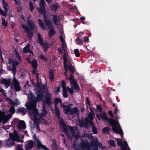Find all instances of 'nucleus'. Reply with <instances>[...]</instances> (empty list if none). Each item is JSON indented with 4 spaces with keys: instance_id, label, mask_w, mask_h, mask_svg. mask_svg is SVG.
Wrapping results in <instances>:
<instances>
[{
    "instance_id": "obj_1",
    "label": "nucleus",
    "mask_w": 150,
    "mask_h": 150,
    "mask_svg": "<svg viewBox=\"0 0 150 150\" xmlns=\"http://www.w3.org/2000/svg\"><path fill=\"white\" fill-rule=\"evenodd\" d=\"M96 117L99 120L101 118L103 120H105L112 126V130L116 133L120 134L121 136H123V133L122 130L118 122H116V121L112 118H108L105 112L96 114Z\"/></svg>"
},
{
    "instance_id": "obj_2",
    "label": "nucleus",
    "mask_w": 150,
    "mask_h": 150,
    "mask_svg": "<svg viewBox=\"0 0 150 150\" xmlns=\"http://www.w3.org/2000/svg\"><path fill=\"white\" fill-rule=\"evenodd\" d=\"M30 18V16L27 17L26 18L27 25H23L22 27L27 33V36L31 38L33 37V31L35 29L36 25L34 21Z\"/></svg>"
},
{
    "instance_id": "obj_3",
    "label": "nucleus",
    "mask_w": 150,
    "mask_h": 150,
    "mask_svg": "<svg viewBox=\"0 0 150 150\" xmlns=\"http://www.w3.org/2000/svg\"><path fill=\"white\" fill-rule=\"evenodd\" d=\"M55 108V113L57 116V118L59 120L60 125L61 128L62 129V132L66 134L68 133L67 126L64 121L63 118L60 116V112L57 106L58 104L54 103Z\"/></svg>"
},
{
    "instance_id": "obj_4",
    "label": "nucleus",
    "mask_w": 150,
    "mask_h": 150,
    "mask_svg": "<svg viewBox=\"0 0 150 150\" xmlns=\"http://www.w3.org/2000/svg\"><path fill=\"white\" fill-rule=\"evenodd\" d=\"M55 108V113L57 116V118L59 120L60 125L61 128L62 129V132L66 134L68 133L67 126L64 121L63 118L60 116V112L57 106L58 104L54 103Z\"/></svg>"
},
{
    "instance_id": "obj_5",
    "label": "nucleus",
    "mask_w": 150,
    "mask_h": 150,
    "mask_svg": "<svg viewBox=\"0 0 150 150\" xmlns=\"http://www.w3.org/2000/svg\"><path fill=\"white\" fill-rule=\"evenodd\" d=\"M44 22L45 25L47 26L50 30L48 33V36L49 38H52L54 35L56 33L55 31L54 30L52 27L53 26L52 24L50 19H48L47 16H45L44 17Z\"/></svg>"
},
{
    "instance_id": "obj_6",
    "label": "nucleus",
    "mask_w": 150,
    "mask_h": 150,
    "mask_svg": "<svg viewBox=\"0 0 150 150\" xmlns=\"http://www.w3.org/2000/svg\"><path fill=\"white\" fill-rule=\"evenodd\" d=\"M61 84L62 88V94L64 98H67L68 97V91L71 95H73L74 92V89L71 87L69 88L68 87H66V83L64 81H61Z\"/></svg>"
},
{
    "instance_id": "obj_7",
    "label": "nucleus",
    "mask_w": 150,
    "mask_h": 150,
    "mask_svg": "<svg viewBox=\"0 0 150 150\" xmlns=\"http://www.w3.org/2000/svg\"><path fill=\"white\" fill-rule=\"evenodd\" d=\"M42 90L44 91H47L48 89L45 85H43L41 86L39 88H38L37 90L36 94L37 96L36 99L37 100L42 101L44 96V95L42 91Z\"/></svg>"
},
{
    "instance_id": "obj_8",
    "label": "nucleus",
    "mask_w": 150,
    "mask_h": 150,
    "mask_svg": "<svg viewBox=\"0 0 150 150\" xmlns=\"http://www.w3.org/2000/svg\"><path fill=\"white\" fill-rule=\"evenodd\" d=\"M67 108L68 111L64 113L67 115L70 114L71 115H76L77 117L79 116V111L78 108L77 107H74L70 109L69 108Z\"/></svg>"
},
{
    "instance_id": "obj_9",
    "label": "nucleus",
    "mask_w": 150,
    "mask_h": 150,
    "mask_svg": "<svg viewBox=\"0 0 150 150\" xmlns=\"http://www.w3.org/2000/svg\"><path fill=\"white\" fill-rule=\"evenodd\" d=\"M37 102H34L33 101H29L28 103H26L25 105V106L27 109L30 111L36 108Z\"/></svg>"
},
{
    "instance_id": "obj_10",
    "label": "nucleus",
    "mask_w": 150,
    "mask_h": 150,
    "mask_svg": "<svg viewBox=\"0 0 150 150\" xmlns=\"http://www.w3.org/2000/svg\"><path fill=\"white\" fill-rule=\"evenodd\" d=\"M35 142L32 140H29L25 143L26 150H31L33 148Z\"/></svg>"
},
{
    "instance_id": "obj_11",
    "label": "nucleus",
    "mask_w": 150,
    "mask_h": 150,
    "mask_svg": "<svg viewBox=\"0 0 150 150\" xmlns=\"http://www.w3.org/2000/svg\"><path fill=\"white\" fill-rule=\"evenodd\" d=\"M12 84L13 85L14 88L16 91H20L21 87L20 86V83L15 78H14Z\"/></svg>"
},
{
    "instance_id": "obj_12",
    "label": "nucleus",
    "mask_w": 150,
    "mask_h": 150,
    "mask_svg": "<svg viewBox=\"0 0 150 150\" xmlns=\"http://www.w3.org/2000/svg\"><path fill=\"white\" fill-rule=\"evenodd\" d=\"M30 113H31L33 114L34 119L35 120H39V114L38 112V110L36 109H34L33 110L30 111Z\"/></svg>"
},
{
    "instance_id": "obj_13",
    "label": "nucleus",
    "mask_w": 150,
    "mask_h": 150,
    "mask_svg": "<svg viewBox=\"0 0 150 150\" xmlns=\"http://www.w3.org/2000/svg\"><path fill=\"white\" fill-rule=\"evenodd\" d=\"M70 83L71 87L74 90H77L76 92H77L79 91L80 90V87L76 81L71 82Z\"/></svg>"
},
{
    "instance_id": "obj_14",
    "label": "nucleus",
    "mask_w": 150,
    "mask_h": 150,
    "mask_svg": "<svg viewBox=\"0 0 150 150\" xmlns=\"http://www.w3.org/2000/svg\"><path fill=\"white\" fill-rule=\"evenodd\" d=\"M1 83L5 86L6 88H8L10 85L11 83V80L10 79H7L3 78L1 80Z\"/></svg>"
},
{
    "instance_id": "obj_15",
    "label": "nucleus",
    "mask_w": 150,
    "mask_h": 150,
    "mask_svg": "<svg viewBox=\"0 0 150 150\" xmlns=\"http://www.w3.org/2000/svg\"><path fill=\"white\" fill-rule=\"evenodd\" d=\"M9 135L12 139L15 140H16V141L18 142H21L22 143L23 142V140H21L20 139V137L17 133H16V134L13 135L12 134L10 133Z\"/></svg>"
},
{
    "instance_id": "obj_16",
    "label": "nucleus",
    "mask_w": 150,
    "mask_h": 150,
    "mask_svg": "<svg viewBox=\"0 0 150 150\" xmlns=\"http://www.w3.org/2000/svg\"><path fill=\"white\" fill-rule=\"evenodd\" d=\"M11 138H9L7 139L6 142V145L8 147H11L15 144L14 141H16L12 139L10 136Z\"/></svg>"
},
{
    "instance_id": "obj_17",
    "label": "nucleus",
    "mask_w": 150,
    "mask_h": 150,
    "mask_svg": "<svg viewBox=\"0 0 150 150\" xmlns=\"http://www.w3.org/2000/svg\"><path fill=\"white\" fill-rule=\"evenodd\" d=\"M12 115L11 114H8L5 116L2 119L3 120V124H4L6 123L12 117Z\"/></svg>"
},
{
    "instance_id": "obj_18",
    "label": "nucleus",
    "mask_w": 150,
    "mask_h": 150,
    "mask_svg": "<svg viewBox=\"0 0 150 150\" xmlns=\"http://www.w3.org/2000/svg\"><path fill=\"white\" fill-rule=\"evenodd\" d=\"M81 146L83 148H87V150H95L94 149L91 150L88 148H90V144L87 142H83L81 143Z\"/></svg>"
},
{
    "instance_id": "obj_19",
    "label": "nucleus",
    "mask_w": 150,
    "mask_h": 150,
    "mask_svg": "<svg viewBox=\"0 0 150 150\" xmlns=\"http://www.w3.org/2000/svg\"><path fill=\"white\" fill-rule=\"evenodd\" d=\"M68 127L69 128V130L72 133V135L75 137V139H77L79 137V135L77 134H75V130L73 129V127L70 126H68Z\"/></svg>"
},
{
    "instance_id": "obj_20",
    "label": "nucleus",
    "mask_w": 150,
    "mask_h": 150,
    "mask_svg": "<svg viewBox=\"0 0 150 150\" xmlns=\"http://www.w3.org/2000/svg\"><path fill=\"white\" fill-rule=\"evenodd\" d=\"M49 76L51 82H52L54 81V72L53 70L51 69H50Z\"/></svg>"
},
{
    "instance_id": "obj_21",
    "label": "nucleus",
    "mask_w": 150,
    "mask_h": 150,
    "mask_svg": "<svg viewBox=\"0 0 150 150\" xmlns=\"http://www.w3.org/2000/svg\"><path fill=\"white\" fill-rule=\"evenodd\" d=\"M18 128L20 129H25V124L24 121L21 120L19 122L18 124Z\"/></svg>"
},
{
    "instance_id": "obj_22",
    "label": "nucleus",
    "mask_w": 150,
    "mask_h": 150,
    "mask_svg": "<svg viewBox=\"0 0 150 150\" xmlns=\"http://www.w3.org/2000/svg\"><path fill=\"white\" fill-rule=\"evenodd\" d=\"M37 10L38 11V12L40 13L41 14H43L44 15L43 16V21L44 20V17L45 16H46V11L45 9V8H41L40 7L39 8H37Z\"/></svg>"
},
{
    "instance_id": "obj_23",
    "label": "nucleus",
    "mask_w": 150,
    "mask_h": 150,
    "mask_svg": "<svg viewBox=\"0 0 150 150\" xmlns=\"http://www.w3.org/2000/svg\"><path fill=\"white\" fill-rule=\"evenodd\" d=\"M45 101L46 103L48 105H50L51 104L52 102L51 101V96L50 95H47L45 96Z\"/></svg>"
},
{
    "instance_id": "obj_24",
    "label": "nucleus",
    "mask_w": 150,
    "mask_h": 150,
    "mask_svg": "<svg viewBox=\"0 0 150 150\" xmlns=\"http://www.w3.org/2000/svg\"><path fill=\"white\" fill-rule=\"evenodd\" d=\"M47 112V111L42 110V112L39 115V120H45L43 118V117L45 116Z\"/></svg>"
},
{
    "instance_id": "obj_25",
    "label": "nucleus",
    "mask_w": 150,
    "mask_h": 150,
    "mask_svg": "<svg viewBox=\"0 0 150 150\" xmlns=\"http://www.w3.org/2000/svg\"><path fill=\"white\" fill-rule=\"evenodd\" d=\"M29 99H30L29 101H33L34 102H37L38 101L39 102V101L37 100L34 94L32 93H30V96H28Z\"/></svg>"
},
{
    "instance_id": "obj_26",
    "label": "nucleus",
    "mask_w": 150,
    "mask_h": 150,
    "mask_svg": "<svg viewBox=\"0 0 150 150\" xmlns=\"http://www.w3.org/2000/svg\"><path fill=\"white\" fill-rule=\"evenodd\" d=\"M67 68L69 69V71L71 72L72 74H74L76 71V69L74 67L72 66L71 64V65L69 64H67Z\"/></svg>"
},
{
    "instance_id": "obj_27",
    "label": "nucleus",
    "mask_w": 150,
    "mask_h": 150,
    "mask_svg": "<svg viewBox=\"0 0 150 150\" xmlns=\"http://www.w3.org/2000/svg\"><path fill=\"white\" fill-rule=\"evenodd\" d=\"M8 100L9 102L12 105H13L14 107V106H17L19 105L20 104V102L19 101H16L14 102L13 101V100L10 98H8Z\"/></svg>"
},
{
    "instance_id": "obj_28",
    "label": "nucleus",
    "mask_w": 150,
    "mask_h": 150,
    "mask_svg": "<svg viewBox=\"0 0 150 150\" xmlns=\"http://www.w3.org/2000/svg\"><path fill=\"white\" fill-rule=\"evenodd\" d=\"M117 139V144L121 146V150H126V148L123 145L122 141L121 140H119L118 139Z\"/></svg>"
},
{
    "instance_id": "obj_29",
    "label": "nucleus",
    "mask_w": 150,
    "mask_h": 150,
    "mask_svg": "<svg viewBox=\"0 0 150 150\" xmlns=\"http://www.w3.org/2000/svg\"><path fill=\"white\" fill-rule=\"evenodd\" d=\"M30 63H31L32 67L34 69H37L38 63L36 60L34 59Z\"/></svg>"
},
{
    "instance_id": "obj_30",
    "label": "nucleus",
    "mask_w": 150,
    "mask_h": 150,
    "mask_svg": "<svg viewBox=\"0 0 150 150\" xmlns=\"http://www.w3.org/2000/svg\"><path fill=\"white\" fill-rule=\"evenodd\" d=\"M12 71V73L13 74L14 76V78H15V74L17 70V67L16 66H15L14 64H12V68L10 70Z\"/></svg>"
},
{
    "instance_id": "obj_31",
    "label": "nucleus",
    "mask_w": 150,
    "mask_h": 150,
    "mask_svg": "<svg viewBox=\"0 0 150 150\" xmlns=\"http://www.w3.org/2000/svg\"><path fill=\"white\" fill-rule=\"evenodd\" d=\"M92 137L94 139L92 140V141L91 142V146H93L98 145L99 142H98V139H95L92 136Z\"/></svg>"
},
{
    "instance_id": "obj_32",
    "label": "nucleus",
    "mask_w": 150,
    "mask_h": 150,
    "mask_svg": "<svg viewBox=\"0 0 150 150\" xmlns=\"http://www.w3.org/2000/svg\"><path fill=\"white\" fill-rule=\"evenodd\" d=\"M53 21L54 23L57 24V23L59 22V18H57V16L56 14L52 15Z\"/></svg>"
},
{
    "instance_id": "obj_33",
    "label": "nucleus",
    "mask_w": 150,
    "mask_h": 150,
    "mask_svg": "<svg viewBox=\"0 0 150 150\" xmlns=\"http://www.w3.org/2000/svg\"><path fill=\"white\" fill-rule=\"evenodd\" d=\"M38 41L40 44V45L43 43V40L42 36L40 35V33L38 34Z\"/></svg>"
},
{
    "instance_id": "obj_34",
    "label": "nucleus",
    "mask_w": 150,
    "mask_h": 150,
    "mask_svg": "<svg viewBox=\"0 0 150 150\" xmlns=\"http://www.w3.org/2000/svg\"><path fill=\"white\" fill-rule=\"evenodd\" d=\"M38 22L40 27L43 29L45 30L46 29L45 28L44 23L42 22V20L39 19L38 20Z\"/></svg>"
},
{
    "instance_id": "obj_35",
    "label": "nucleus",
    "mask_w": 150,
    "mask_h": 150,
    "mask_svg": "<svg viewBox=\"0 0 150 150\" xmlns=\"http://www.w3.org/2000/svg\"><path fill=\"white\" fill-rule=\"evenodd\" d=\"M2 2L4 10L7 11L8 10V7L7 3L6 2L5 0H2Z\"/></svg>"
},
{
    "instance_id": "obj_36",
    "label": "nucleus",
    "mask_w": 150,
    "mask_h": 150,
    "mask_svg": "<svg viewBox=\"0 0 150 150\" xmlns=\"http://www.w3.org/2000/svg\"><path fill=\"white\" fill-rule=\"evenodd\" d=\"M17 112H21L24 114H25L26 112V109L24 108H19L17 109Z\"/></svg>"
},
{
    "instance_id": "obj_37",
    "label": "nucleus",
    "mask_w": 150,
    "mask_h": 150,
    "mask_svg": "<svg viewBox=\"0 0 150 150\" xmlns=\"http://www.w3.org/2000/svg\"><path fill=\"white\" fill-rule=\"evenodd\" d=\"M95 115V114H93L91 113H89L88 115V116L85 118V119H87L89 120H93Z\"/></svg>"
},
{
    "instance_id": "obj_38",
    "label": "nucleus",
    "mask_w": 150,
    "mask_h": 150,
    "mask_svg": "<svg viewBox=\"0 0 150 150\" xmlns=\"http://www.w3.org/2000/svg\"><path fill=\"white\" fill-rule=\"evenodd\" d=\"M92 120H88L87 119H85V124H88V123L89 125L91 126L92 127V126H94L93 124V122H92Z\"/></svg>"
},
{
    "instance_id": "obj_39",
    "label": "nucleus",
    "mask_w": 150,
    "mask_h": 150,
    "mask_svg": "<svg viewBox=\"0 0 150 150\" xmlns=\"http://www.w3.org/2000/svg\"><path fill=\"white\" fill-rule=\"evenodd\" d=\"M71 105H72L70 103L68 105H65L64 106V113L68 111L67 108H68L70 109H71Z\"/></svg>"
},
{
    "instance_id": "obj_40",
    "label": "nucleus",
    "mask_w": 150,
    "mask_h": 150,
    "mask_svg": "<svg viewBox=\"0 0 150 150\" xmlns=\"http://www.w3.org/2000/svg\"><path fill=\"white\" fill-rule=\"evenodd\" d=\"M30 48V45L29 44H28L27 45L23 48V51L24 53H27V51Z\"/></svg>"
},
{
    "instance_id": "obj_41",
    "label": "nucleus",
    "mask_w": 150,
    "mask_h": 150,
    "mask_svg": "<svg viewBox=\"0 0 150 150\" xmlns=\"http://www.w3.org/2000/svg\"><path fill=\"white\" fill-rule=\"evenodd\" d=\"M94 146V149L95 150H98V147L102 148V144L100 142H98V144L93 146Z\"/></svg>"
},
{
    "instance_id": "obj_42",
    "label": "nucleus",
    "mask_w": 150,
    "mask_h": 150,
    "mask_svg": "<svg viewBox=\"0 0 150 150\" xmlns=\"http://www.w3.org/2000/svg\"><path fill=\"white\" fill-rule=\"evenodd\" d=\"M63 59L64 64H67L68 63V60L67 58V55L65 53H64V54Z\"/></svg>"
},
{
    "instance_id": "obj_43",
    "label": "nucleus",
    "mask_w": 150,
    "mask_h": 150,
    "mask_svg": "<svg viewBox=\"0 0 150 150\" xmlns=\"http://www.w3.org/2000/svg\"><path fill=\"white\" fill-rule=\"evenodd\" d=\"M9 111L11 114H14L15 111L16 110L15 108L13 105H12L10 107L9 109Z\"/></svg>"
},
{
    "instance_id": "obj_44",
    "label": "nucleus",
    "mask_w": 150,
    "mask_h": 150,
    "mask_svg": "<svg viewBox=\"0 0 150 150\" xmlns=\"http://www.w3.org/2000/svg\"><path fill=\"white\" fill-rule=\"evenodd\" d=\"M110 131V128L107 127H105L102 129L103 132L104 133H108Z\"/></svg>"
},
{
    "instance_id": "obj_45",
    "label": "nucleus",
    "mask_w": 150,
    "mask_h": 150,
    "mask_svg": "<svg viewBox=\"0 0 150 150\" xmlns=\"http://www.w3.org/2000/svg\"><path fill=\"white\" fill-rule=\"evenodd\" d=\"M2 25L4 26V28H6L8 25L7 22L4 18L2 19Z\"/></svg>"
},
{
    "instance_id": "obj_46",
    "label": "nucleus",
    "mask_w": 150,
    "mask_h": 150,
    "mask_svg": "<svg viewBox=\"0 0 150 150\" xmlns=\"http://www.w3.org/2000/svg\"><path fill=\"white\" fill-rule=\"evenodd\" d=\"M34 123L35 125L36 126V129L37 130L39 131H40L41 130L40 128L39 124V123L38 122V121L36 120H35L34 122Z\"/></svg>"
},
{
    "instance_id": "obj_47",
    "label": "nucleus",
    "mask_w": 150,
    "mask_h": 150,
    "mask_svg": "<svg viewBox=\"0 0 150 150\" xmlns=\"http://www.w3.org/2000/svg\"><path fill=\"white\" fill-rule=\"evenodd\" d=\"M8 12L7 11H3L1 8H0V14L3 15L4 16H6L7 15V13Z\"/></svg>"
},
{
    "instance_id": "obj_48",
    "label": "nucleus",
    "mask_w": 150,
    "mask_h": 150,
    "mask_svg": "<svg viewBox=\"0 0 150 150\" xmlns=\"http://www.w3.org/2000/svg\"><path fill=\"white\" fill-rule=\"evenodd\" d=\"M76 42L78 45H82L83 40L82 39L77 38L76 40Z\"/></svg>"
},
{
    "instance_id": "obj_49",
    "label": "nucleus",
    "mask_w": 150,
    "mask_h": 150,
    "mask_svg": "<svg viewBox=\"0 0 150 150\" xmlns=\"http://www.w3.org/2000/svg\"><path fill=\"white\" fill-rule=\"evenodd\" d=\"M40 7L45 8V5L46 4L45 0H40Z\"/></svg>"
},
{
    "instance_id": "obj_50",
    "label": "nucleus",
    "mask_w": 150,
    "mask_h": 150,
    "mask_svg": "<svg viewBox=\"0 0 150 150\" xmlns=\"http://www.w3.org/2000/svg\"><path fill=\"white\" fill-rule=\"evenodd\" d=\"M91 128L93 133L94 134H97L98 133V130L96 127L95 126H93Z\"/></svg>"
},
{
    "instance_id": "obj_51",
    "label": "nucleus",
    "mask_w": 150,
    "mask_h": 150,
    "mask_svg": "<svg viewBox=\"0 0 150 150\" xmlns=\"http://www.w3.org/2000/svg\"><path fill=\"white\" fill-rule=\"evenodd\" d=\"M41 46H43V48H49V44L48 42H43L42 44H41Z\"/></svg>"
},
{
    "instance_id": "obj_52",
    "label": "nucleus",
    "mask_w": 150,
    "mask_h": 150,
    "mask_svg": "<svg viewBox=\"0 0 150 150\" xmlns=\"http://www.w3.org/2000/svg\"><path fill=\"white\" fill-rule=\"evenodd\" d=\"M58 6L57 4H53L52 6V10L54 11H57L58 8Z\"/></svg>"
},
{
    "instance_id": "obj_53",
    "label": "nucleus",
    "mask_w": 150,
    "mask_h": 150,
    "mask_svg": "<svg viewBox=\"0 0 150 150\" xmlns=\"http://www.w3.org/2000/svg\"><path fill=\"white\" fill-rule=\"evenodd\" d=\"M70 78L69 79V80L70 81V83L72 82L73 81H75V80L74 78V76L73 74H71L69 75Z\"/></svg>"
},
{
    "instance_id": "obj_54",
    "label": "nucleus",
    "mask_w": 150,
    "mask_h": 150,
    "mask_svg": "<svg viewBox=\"0 0 150 150\" xmlns=\"http://www.w3.org/2000/svg\"><path fill=\"white\" fill-rule=\"evenodd\" d=\"M62 100L60 99L59 98H56L55 99L54 103L58 104V103H62Z\"/></svg>"
},
{
    "instance_id": "obj_55",
    "label": "nucleus",
    "mask_w": 150,
    "mask_h": 150,
    "mask_svg": "<svg viewBox=\"0 0 150 150\" xmlns=\"http://www.w3.org/2000/svg\"><path fill=\"white\" fill-rule=\"evenodd\" d=\"M74 52L75 56L76 57H79L80 54L78 49H74Z\"/></svg>"
},
{
    "instance_id": "obj_56",
    "label": "nucleus",
    "mask_w": 150,
    "mask_h": 150,
    "mask_svg": "<svg viewBox=\"0 0 150 150\" xmlns=\"http://www.w3.org/2000/svg\"><path fill=\"white\" fill-rule=\"evenodd\" d=\"M29 6L30 11L31 12H33L34 9V6L33 3L31 1H30L29 2Z\"/></svg>"
},
{
    "instance_id": "obj_57",
    "label": "nucleus",
    "mask_w": 150,
    "mask_h": 150,
    "mask_svg": "<svg viewBox=\"0 0 150 150\" xmlns=\"http://www.w3.org/2000/svg\"><path fill=\"white\" fill-rule=\"evenodd\" d=\"M39 57L40 59L43 60L45 61H47V58L45 57L42 54H40L39 56Z\"/></svg>"
},
{
    "instance_id": "obj_58",
    "label": "nucleus",
    "mask_w": 150,
    "mask_h": 150,
    "mask_svg": "<svg viewBox=\"0 0 150 150\" xmlns=\"http://www.w3.org/2000/svg\"><path fill=\"white\" fill-rule=\"evenodd\" d=\"M64 69L65 71V72L64 73L65 75L66 76L67 75V73L68 71V68H67V64H64Z\"/></svg>"
},
{
    "instance_id": "obj_59",
    "label": "nucleus",
    "mask_w": 150,
    "mask_h": 150,
    "mask_svg": "<svg viewBox=\"0 0 150 150\" xmlns=\"http://www.w3.org/2000/svg\"><path fill=\"white\" fill-rule=\"evenodd\" d=\"M109 143L110 146H112L113 147L115 145V142L112 140H110L109 142Z\"/></svg>"
},
{
    "instance_id": "obj_60",
    "label": "nucleus",
    "mask_w": 150,
    "mask_h": 150,
    "mask_svg": "<svg viewBox=\"0 0 150 150\" xmlns=\"http://www.w3.org/2000/svg\"><path fill=\"white\" fill-rule=\"evenodd\" d=\"M16 150H24L22 149V145L21 144H18L16 147Z\"/></svg>"
},
{
    "instance_id": "obj_61",
    "label": "nucleus",
    "mask_w": 150,
    "mask_h": 150,
    "mask_svg": "<svg viewBox=\"0 0 150 150\" xmlns=\"http://www.w3.org/2000/svg\"><path fill=\"white\" fill-rule=\"evenodd\" d=\"M96 109L98 111L100 112H102V107L100 105H97Z\"/></svg>"
},
{
    "instance_id": "obj_62",
    "label": "nucleus",
    "mask_w": 150,
    "mask_h": 150,
    "mask_svg": "<svg viewBox=\"0 0 150 150\" xmlns=\"http://www.w3.org/2000/svg\"><path fill=\"white\" fill-rule=\"evenodd\" d=\"M37 81L36 83V87L38 88H39L41 86L40 83V82L39 81V79H37Z\"/></svg>"
},
{
    "instance_id": "obj_63",
    "label": "nucleus",
    "mask_w": 150,
    "mask_h": 150,
    "mask_svg": "<svg viewBox=\"0 0 150 150\" xmlns=\"http://www.w3.org/2000/svg\"><path fill=\"white\" fill-rule=\"evenodd\" d=\"M0 92L2 93V94L5 96H6V94L5 91L2 88H0Z\"/></svg>"
},
{
    "instance_id": "obj_64",
    "label": "nucleus",
    "mask_w": 150,
    "mask_h": 150,
    "mask_svg": "<svg viewBox=\"0 0 150 150\" xmlns=\"http://www.w3.org/2000/svg\"><path fill=\"white\" fill-rule=\"evenodd\" d=\"M16 57L17 59L20 61H21V57L20 56L19 54L17 52L16 54Z\"/></svg>"
}]
</instances>
